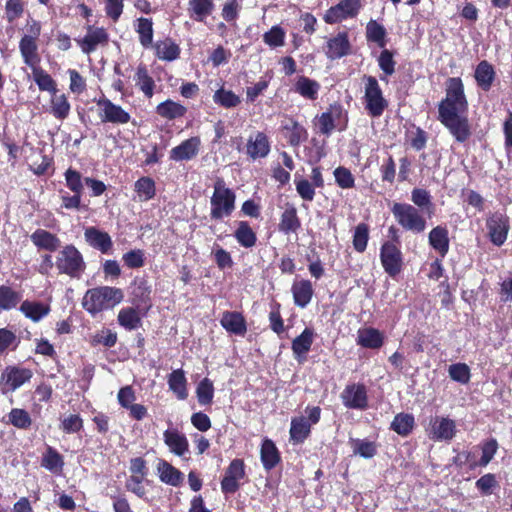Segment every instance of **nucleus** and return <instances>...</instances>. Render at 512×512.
I'll list each match as a JSON object with an SVG mask.
<instances>
[{
  "mask_svg": "<svg viewBox=\"0 0 512 512\" xmlns=\"http://www.w3.org/2000/svg\"><path fill=\"white\" fill-rule=\"evenodd\" d=\"M445 91V98L438 106V119L457 141L464 142L470 136V130L465 116L468 102L462 80L459 77L449 78L446 81Z\"/></svg>",
  "mask_w": 512,
  "mask_h": 512,
  "instance_id": "f257e3e1",
  "label": "nucleus"
},
{
  "mask_svg": "<svg viewBox=\"0 0 512 512\" xmlns=\"http://www.w3.org/2000/svg\"><path fill=\"white\" fill-rule=\"evenodd\" d=\"M124 299V292L115 287L99 286L88 289L82 298V307L91 316L113 309Z\"/></svg>",
  "mask_w": 512,
  "mask_h": 512,
  "instance_id": "f03ea898",
  "label": "nucleus"
},
{
  "mask_svg": "<svg viewBox=\"0 0 512 512\" xmlns=\"http://www.w3.org/2000/svg\"><path fill=\"white\" fill-rule=\"evenodd\" d=\"M236 195L228 188L223 179L218 178L214 183V191L210 198V217L222 220L229 217L235 210Z\"/></svg>",
  "mask_w": 512,
  "mask_h": 512,
  "instance_id": "7ed1b4c3",
  "label": "nucleus"
},
{
  "mask_svg": "<svg viewBox=\"0 0 512 512\" xmlns=\"http://www.w3.org/2000/svg\"><path fill=\"white\" fill-rule=\"evenodd\" d=\"M391 212L397 223L406 231L422 233L426 229V220L421 212L407 203H394Z\"/></svg>",
  "mask_w": 512,
  "mask_h": 512,
  "instance_id": "20e7f679",
  "label": "nucleus"
},
{
  "mask_svg": "<svg viewBox=\"0 0 512 512\" xmlns=\"http://www.w3.org/2000/svg\"><path fill=\"white\" fill-rule=\"evenodd\" d=\"M55 265L59 273L72 278H80L86 267L82 254L73 245H66L58 252Z\"/></svg>",
  "mask_w": 512,
  "mask_h": 512,
  "instance_id": "39448f33",
  "label": "nucleus"
},
{
  "mask_svg": "<svg viewBox=\"0 0 512 512\" xmlns=\"http://www.w3.org/2000/svg\"><path fill=\"white\" fill-rule=\"evenodd\" d=\"M364 90L365 109L372 117H380L388 107V101L384 98L377 79L373 76L365 77Z\"/></svg>",
  "mask_w": 512,
  "mask_h": 512,
  "instance_id": "423d86ee",
  "label": "nucleus"
},
{
  "mask_svg": "<svg viewBox=\"0 0 512 512\" xmlns=\"http://www.w3.org/2000/svg\"><path fill=\"white\" fill-rule=\"evenodd\" d=\"M361 8V0H341L325 12L323 20L327 24H336L354 19L358 16Z\"/></svg>",
  "mask_w": 512,
  "mask_h": 512,
  "instance_id": "0eeeda50",
  "label": "nucleus"
},
{
  "mask_svg": "<svg viewBox=\"0 0 512 512\" xmlns=\"http://www.w3.org/2000/svg\"><path fill=\"white\" fill-rule=\"evenodd\" d=\"M456 432V422L445 416L432 417L426 429L428 438L435 442H449L455 437Z\"/></svg>",
  "mask_w": 512,
  "mask_h": 512,
  "instance_id": "6e6552de",
  "label": "nucleus"
},
{
  "mask_svg": "<svg viewBox=\"0 0 512 512\" xmlns=\"http://www.w3.org/2000/svg\"><path fill=\"white\" fill-rule=\"evenodd\" d=\"M133 307H130V330L138 326L140 316L144 315L151 307L150 290L145 280H141L133 290Z\"/></svg>",
  "mask_w": 512,
  "mask_h": 512,
  "instance_id": "1a4fd4ad",
  "label": "nucleus"
},
{
  "mask_svg": "<svg viewBox=\"0 0 512 512\" xmlns=\"http://www.w3.org/2000/svg\"><path fill=\"white\" fill-rule=\"evenodd\" d=\"M486 228L490 241L501 246L505 243L510 229L509 218L501 212H494L487 217Z\"/></svg>",
  "mask_w": 512,
  "mask_h": 512,
  "instance_id": "9d476101",
  "label": "nucleus"
},
{
  "mask_svg": "<svg viewBox=\"0 0 512 512\" xmlns=\"http://www.w3.org/2000/svg\"><path fill=\"white\" fill-rule=\"evenodd\" d=\"M246 477L245 464L242 459H233L225 470L221 481V491L224 494H234Z\"/></svg>",
  "mask_w": 512,
  "mask_h": 512,
  "instance_id": "9b49d317",
  "label": "nucleus"
},
{
  "mask_svg": "<svg viewBox=\"0 0 512 512\" xmlns=\"http://www.w3.org/2000/svg\"><path fill=\"white\" fill-rule=\"evenodd\" d=\"M380 260L384 271L391 277L398 275L403 266L401 250L392 242H385L380 249Z\"/></svg>",
  "mask_w": 512,
  "mask_h": 512,
  "instance_id": "f8f14e48",
  "label": "nucleus"
},
{
  "mask_svg": "<svg viewBox=\"0 0 512 512\" xmlns=\"http://www.w3.org/2000/svg\"><path fill=\"white\" fill-rule=\"evenodd\" d=\"M343 405L349 409L364 410L368 406L367 391L363 384L347 385L341 393Z\"/></svg>",
  "mask_w": 512,
  "mask_h": 512,
  "instance_id": "ddd939ff",
  "label": "nucleus"
},
{
  "mask_svg": "<svg viewBox=\"0 0 512 512\" xmlns=\"http://www.w3.org/2000/svg\"><path fill=\"white\" fill-rule=\"evenodd\" d=\"M351 44L347 32H339L326 41L324 53L330 60L340 59L350 53Z\"/></svg>",
  "mask_w": 512,
  "mask_h": 512,
  "instance_id": "4468645a",
  "label": "nucleus"
},
{
  "mask_svg": "<svg viewBox=\"0 0 512 512\" xmlns=\"http://www.w3.org/2000/svg\"><path fill=\"white\" fill-rule=\"evenodd\" d=\"M96 106L102 122L126 123L128 121V113L108 99H99Z\"/></svg>",
  "mask_w": 512,
  "mask_h": 512,
  "instance_id": "2eb2a0df",
  "label": "nucleus"
},
{
  "mask_svg": "<svg viewBox=\"0 0 512 512\" xmlns=\"http://www.w3.org/2000/svg\"><path fill=\"white\" fill-rule=\"evenodd\" d=\"M108 35L103 28L89 25L86 35L82 39H76L83 53L90 54L95 51L99 45L107 42Z\"/></svg>",
  "mask_w": 512,
  "mask_h": 512,
  "instance_id": "dca6fc26",
  "label": "nucleus"
},
{
  "mask_svg": "<svg viewBox=\"0 0 512 512\" xmlns=\"http://www.w3.org/2000/svg\"><path fill=\"white\" fill-rule=\"evenodd\" d=\"M32 377V372L26 368H18L14 366L7 367L1 375V383L14 391L24 383L28 382Z\"/></svg>",
  "mask_w": 512,
  "mask_h": 512,
  "instance_id": "f3484780",
  "label": "nucleus"
},
{
  "mask_svg": "<svg viewBox=\"0 0 512 512\" xmlns=\"http://www.w3.org/2000/svg\"><path fill=\"white\" fill-rule=\"evenodd\" d=\"M270 152V142L267 135L257 132L251 135L246 144V153L253 160L266 157Z\"/></svg>",
  "mask_w": 512,
  "mask_h": 512,
  "instance_id": "a211bd4d",
  "label": "nucleus"
},
{
  "mask_svg": "<svg viewBox=\"0 0 512 512\" xmlns=\"http://www.w3.org/2000/svg\"><path fill=\"white\" fill-rule=\"evenodd\" d=\"M200 144L199 137H191L170 151V159L174 161L190 160L198 154Z\"/></svg>",
  "mask_w": 512,
  "mask_h": 512,
  "instance_id": "6ab92c4d",
  "label": "nucleus"
},
{
  "mask_svg": "<svg viewBox=\"0 0 512 512\" xmlns=\"http://www.w3.org/2000/svg\"><path fill=\"white\" fill-rule=\"evenodd\" d=\"M342 115V110L339 107H332L316 117L315 125L321 134L329 136L336 128Z\"/></svg>",
  "mask_w": 512,
  "mask_h": 512,
  "instance_id": "aec40b11",
  "label": "nucleus"
},
{
  "mask_svg": "<svg viewBox=\"0 0 512 512\" xmlns=\"http://www.w3.org/2000/svg\"><path fill=\"white\" fill-rule=\"evenodd\" d=\"M86 242L93 248L107 253L111 246L112 241L108 233L103 232L95 227H87L84 232Z\"/></svg>",
  "mask_w": 512,
  "mask_h": 512,
  "instance_id": "412c9836",
  "label": "nucleus"
},
{
  "mask_svg": "<svg viewBox=\"0 0 512 512\" xmlns=\"http://www.w3.org/2000/svg\"><path fill=\"white\" fill-rule=\"evenodd\" d=\"M220 323L227 332L235 335L243 336L247 331L246 321L239 312H224Z\"/></svg>",
  "mask_w": 512,
  "mask_h": 512,
  "instance_id": "4be33fe9",
  "label": "nucleus"
},
{
  "mask_svg": "<svg viewBox=\"0 0 512 512\" xmlns=\"http://www.w3.org/2000/svg\"><path fill=\"white\" fill-rule=\"evenodd\" d=\"M165 444L170 451L178 456H183L188 452L189 444L186 436L176 429H167L163 433Z\"/></svg>",
  "mask_w": 512,
  "mask_h": 512,
  "instance_id": "5701e85b",
  "label": "nucleus"
},
{
  "mask_svg": "<svg viewBox=\"0 0 512 512\" xmlns=\"http://www.w3.org/2000/svg\"><path fill=\"white\" fill-rule=\"evenodd\" d=\"M282 128L286 131V138L291 146L297 147L308 138L307 130L293 118H287Z\"/></svg>",
  "mask_w": 512,
  "mask_h": 512,
  "instance_id": "b1692460",
  "label": "nucleus"
},
{
  "mask_svg": "<svg viewBox=\"0 0 512 512\" xmlns=\"http://www.w3.org/2000/svg\"><path fill=\"white\" fill-rule=\"evenodd\" d=\"M152 48L160 60L168 62L178 59L181 51L179 45L171 38L157 41Z\"/></svg>",
  "mask_w": 512,
  "mask_h": 512,
  "instance_id": "393cba45",
  "label": "nucleus"
},
{
  "mask_svg": "<svg viewBox=\"0 0 512 512\" xmlns=\"http://www.w3.org/2000/svg\"><path fill=\"white\" fill-rule=\"evenodd\" d=\"M134 29L143 48L153 47V21L151 18L139 17L134 22Z\"/></svg>",
  "mask_w": 512,
  "mask_h": 512,
  "instance_id": "a878e982",
  "label": "nucleus"
},
{
  "mask_svg": "<svg viewBox=\"0 0 512 512\" xmlns=\"http://www.w3.org/2000/svg\"><path fill=\"white\" fill-rule=\"evenodd\" d=\"M474 78L482 90H490L495 79L494 67L486 60L481 61L476 66Z\"/></svg>",
  "mask_w": 512,
  "mask_h": 512,
  "instance_id": "bb28decb",
  "label": "nucleus"
},
{
  "mask_svg": "<svg viewBox=\"0 0 512 512\" xmlns=\"http://www.w3.org/2000/svg\"><path fill=\"white\" fill-rule=\"evenodd\" d=\"M167 383L179 400H185L188 397L187 379L182 369L173 370L168 375Z\"/></svg>",
  "mask_w": 512,
  "mask_h": 512,
  "instance_id": "cd10ccee",
  "label": "nucleus"
},
{
  "mask_svg": "<svg viewBox=\"0 0 512 512\" xmlns=\"http://www.w3.org/2000/svg\"><path fill=\"white\" fill-rule=\"evenodd\" d=\"M30 238L32 243L39 249H44L52 252L56 251L60 246L59 238L56 235L44 229H37L35 232L32 233Z\"/></svg>",
  "mask_w": 512,
  "mask_h": 512,
  "instance_id": "c85d7f7f",
  "label": "nucleus"
},
{
  "mask_svg": "<svg viewBox=\"0 0 512 512\" xmlns=\"http://www.w3.org/2000/svg\"><path fill=\"white\" fill-rule=\"evenodd\" d=\"M41 466L55 475H60L64 467L63 456L56 449L48 446L42 455Z\"/></svg>",
  "mask_w": 512,
  "mask_h": 512,
  "instance_id": "c756f323",
  "label": "nucleus"
},
{
  "mask_svg": "<svg viewBox=\"0 0 512 512\" xmlns=\"http://www.w3.org/2000/svg\"><path fill=\"white\" fill-rule=\"evenodd\" d=\"M429 244L436 250L441 257H444L449 251L448 230L442 226H436L429 233Z\"/></svg>",
  "mask_w": 512,
  "mask_h": 512,
  "instance_id": "7c9ffc66",
  "label": "nucleus"
},
{
  "mask_svg": "<svg viewBox=\"0 0 512 512\" xmlns=\"http://www.w3.org/2000/svg\"><path fill=\"white\" fill-rule=\"evenodd\" d=\"M19 50L24 63L30 68H35L40 62L36 40L22 37L19 43Z\"/></svg>",
  "mask_w": 512,
  "mask_h": 512,
  "instance_id": "2f4dec72",
  "label": "nucleus"
},
{
  "mask_svg": "<svg viewBox=\"0 0 512 512\" xmlns=\"http://www.w3.org/2000/svg\"><path fill=\"white\" fill-rule=\"evenodd\" d=\"M301 226L297 210L293 205H288L283 211L278 225L279 231L284 234L295 233Z\"/></svg>",
  "mask_w": 512,
  "mask_h": 512,
  "instance_id": "473e14b6",
  "label": "nucleus"
},
{
  "mask_svg": "<svg viewBox=\"0 0 512 512\" xmlns=\"http://www.w3.org/2000/svg\"><path fill=\"white\" fill-rule=\"evenodd\" d=\"M261 462L266 470L273 469L280 462L279 451L270 439H264L261 445Z\"/></svg>",
  "mask_w": 512,
  "mask_h": 512,
  "instance_id": "72a5a7b5",
  "label": "nucleus"
},
{
  "mask_svg": "<svg viewBox=\"0 0 512 512\" xmlns=\"http://www.w3.org/2000/svg\"><path fill=\"white\" fill-rule=\"evenodd\" d=\"M292 293L295 304L301 308L306 307L310 303L313 295L311 282L309 280L295 282L292 285Z\"/></svg>",
  "mask_w": 512,
  "mask_h": 512,
  "instance_id": "f704fd0d",
  "label": "nucleus"
},
{
  "mask_svg": "<svg viewBox=\"0 0 512 512\" xmlns=\"http://www.w3.org/2000/svg\"><path fill=\"white\" fill-rule=\"evenodd\" d=\"M186 112L187 108L185 106L170 99L161 102L156 107V113L167 120H174L183 117Z\"/></svg>",
  "mask_w": 512,
  "mask_h": 512,
  "instance_id": "c9c22d12",
  "label": "nucleus"
},
{
  "mask_svg": "<svg viewBox=\"0 0 512 512\" xmlns=\"http://www.w3.org/2000/svg\"><path fill=\"white\" fill-rule=\"evenodd\" d=\"M20 311L33 322H38L50 312L47 304L25 300L20 306Z\"/></svg>",
  "mask_w": 512,
  "mask_h": 512,
  "instance_id": "e433bc0d",
  "label": "nucleus"
},
{
  "mask_svg": "<svg viewBox=\"0 0 512 512\" xmlns=\"http://www.w3.org/2000/svg\"><path fill=\"white\" fill-rule=\"evenodd\" d=\"M294 90L305 99L315 100L318 97L320 84L306 76H299L295 82Z\"/></svg>",
  "mask_w": 512,
  "mask_h": 512,
  "instance_id": "4c0bfd02",
  "label": "nucleus"
},
{
  "mask_svg": "<svg viewBox=\"0 0 512 512\" xmlns=\"http://www.w3.org/2000/svg\"><path fill=\"white\" fill-rule=\"evenodd\" d=\"M311 423L304 416L295 417L291 420L290 440L293 443H302L309 436Z\"/></svg>",
  "mask_w": 512,
  "mask_h": 512,
  "instance_id": "58836bf2",
  "label": "nucleus"
},
{
  "mask_svg": "<svg viewBox=\"0 0 512 512\" xmlns=\"http://www.w3.org/2000/svg\"><path fill=\"white\" fill-rule=\"evenodd\" d=\"M134 81L135 86L144 94L146 98H152L156 85L154 79L149 75L146 67L139 66L137 68Z\"/></svg>",
  "mask_w": 512,
  "mask_h": 512,
  "instance_id": "ea45409f",
  "label": "nucleus"
},
{
  "mask_svg": "<svg viewBox=\"0 0 512 512\" xmlns=\"http://www.w3.org/2000/svg\"><path fill=\"white\" fill-rule=\"evenodd\" d=\"M357 342L362 347L377 349L383 344V336L377 329L365 328L359 330Z\"/></svg>",
  "mask_w": 512,
  "mask_h": 512,
  "instance_id": "a19ab883",
  "label": "nucleus"
},
{
  "mask_svg": "<svg viewBox=\"0 0 512 512\" xmlns=\"http://www.w3.org/2000/svg\"><path fill=\"white\" fill-rule=\"evenodd\" d=\"M70 103L64 94L53 93L50 100V113L57 119L64 120L70 113Z\"/></svg>",
  "mask_w": 512,
  "mask_h": 512,
  "instance_id": "79ce46f5",
  "label": "nucleus"
},
{
  "mask_svg": "<svg viewBox=\"0 0 512 512\" xmlns=\"http://www.w3.org/2000/svg\"><path fill=\"white\" fill-rule=\"evenodd\" d=\"M234 237L240 246L244 248H252L255 246L257 237L255 232L245 221H240L234 232Z\"/></svg>",
  "mask_w": 512,
  "mask_h": 512,
  "instance_id": "37998d69",
  "label": "nucleus"
},
{
  "mask_svg": "<svg viewBox=\"0 0 512 512\" xmlns=\"http://www.w3.org/2000/svg\"><path fill=\"white\" fill-rule=\"evenodd\" d=\"M214 4L212 0H190L189 10L191 16L199 22L204 21L213 11Z\"/></svg>",
  "mask_w": 512,
  "mask_h": 512,
  "instance_id": "c03bdc74",
  "label": "nucleus"
},
{
  "mask_svg": "<svg viewBox=\"0 0 512 512\" xmlns=\"http://www.w3.org/2000/svg\"><path fill=\"white\" fill-rule=\"evenodd\" d=\"M415 424L414 416L408 413L397 414L392 423L391 428L401 436H407L412 431Z\"/></svg>",
  "mask_w": 512,
  "mask_h": 512,
  "instance_id": "a18cd8bd",
  "label": "nucleus"
},
{
  "mask_svg": "<svg viewBox=\"0 0 512 512\" xmlns=\"http://www.w3.org/2000/svg\"><path fill=\"white\" fill-rule=\"evenodd\" d=\"M313 330L305 328L304 331L292 342V350L297 357L305 355L313 343Z\"/></svg>",
  "mask_w": 512,
  "mask_h": 512,
  "instance_id": "49530a36",
  "label": "nucleus"
},
{
  "mask_svg": "<svg viewBox=\"0 0 512 512\" xmlns=\"http://www.w3.org/2000/svg\"><path fill=\"white\" fill-rule=\"evenodd\" d=\"M22 296L19 292L13 290L9 286H0V309L11 310L15 308L21 301Z\"/></svg>",
  "mask_w": 512,
  "mask_h": 512,
  "instance_id": "de8ad7c7",
  "label": "nucleus"
},
{
  "mask_svg": "<svg viewBox=\"0 0 512 512\" xmlns=\"http://www.w3.org/2000/svg\"><path fill=\"white\" fill-rule=\"evenodd\" d=\"M213 101L226 109L235 108L241 103V99L238 95L223 87L215 91Z\"/></svg>",
  "mask_w": 512,
  "mask_h": 512,
  "instance_id": "09e8293b",
  "label": "nucleus"
},
{
  "mask_svg": "<svg viewBox=\"0 0 512 512\" xmlns=\"http://www.w3.org/2000/svg\"><path fill=\"white\" fill-rule=\"evenodd\" d=\"M158 472L161 481L166 484L177 486L181 482V472L165 461L159 463Z\"/></svg>",
  "mask_w": 512,
  "mask_h": 512,
  "instance_id": "8fccbe9b",
  "label": "nucleus"
},
{
  "mask_svg": "<svg viewBox=\"0 0 512 512\" xmlns=\"http://www.w3.org/2000/svg\"><path fill=\"white\" fill-rule=\"evenodd\" d=\"M353 453L363 458L369 459L376 455L377 446L374 442L366 439H351Z\"/></svg>",
  "mask_w": 512,
  "mask_h": 512,
  "instance_id": "3c124183",
  "label": "nucleus"
},
{
  "mask_svg": "<svg viewBox=\"0 0 512 512\" xmlns=\"http://www.w3.org/2000/svg\"><path fill=\"white\" fill-rule=\"evenodd\" d=\"M32 69L33 79L38 85L40 90L48 91L50 93L57 92V87L55 81L52 79V77L39 68L38 66H35V68Z\"/></svg>",
  "mask_w": 512,
  "mask_h": 512,
  "instance_id": "603ef678",
  "label": "nucleus"
},
{
  "mask_svg": "<svg viewBox=\"0 0 512 512\" xmlns=\"http://www.w3.org/2000/svg\"><path fill=\"white\" fill-rule=\"evenodd\" d=\"M196 396L200 405H210L214 397L213 382L209 378L202 379L196 387Z\"/></svg>",
  "mask_w": 512,
  "mask_h": 512,
  "instance_id": "864d4df0",
  "label": "nucleus"
},
{
  "mask_svg": "<svg viewBox=\"0 0 512 512\" xmlns=\"http://www.w3.org/2000/svg\"><path fill=\"white\" fill-rule=\"evenodd\" d=\"M136 197L140 201H147L155 195V183L151 178L143 177L135 183Z\"/></svg>",
  "mask_w": 512,
  "mask_h": 512,
  "instance_id": "5fc2aeb1",
  "label": "nucleus"
},
{
  "mask_svg": "<svg viewBox=\"0 0 512 512\" xmlns=\"http://www.w3.org/2000/svg\"><path fill=\"white\" fill-rule=\"evenodd\" d=\"M385 28L375 20H370L366 26V37L368 41L377 43L380 47L385 46Z\"/></svg>",
  "mask_w": 512,
  "mask_h": 512,
  "instance_id": "6e6d98bb",
  "label": "nucleus"
},
{
  "mask_svg": "<svg viewBox=\"0 0 512 512\" xmlns=\"http://www.w3.org/2000/svg\"><path fill=\"white\" fill-rule=\"evenodd\" d=\"M285 31L278 25L263 34V41L271 48L281 47L285 43Z\"/></svg>",
  "mask_w": 512,
  "mask_h": 512,
  "instance_id": "4d7b16f0",
  "label": "nucleus"
},
{
  "mask_svg": "<svg viewBox=\"0 0 512 512\" xmlns=\"http://www.w3.org/2000/svg\"><path fill=\"white\" fill-rule=\"evenodd\" d=\"M369 239V229L365 223H360L356 226L353 235V246L356 251L364 252L367 247Z\"/></svg>",
  "mask_w": 512,
  "mask_h": 512,
  "instance_id": "13d9d810",
  "label": "nucleus"
},
{
  "mask_svg": "<svg viewBox=\"0 0 512 512\" xmlns=\"http://www.w3.org/2000/svg\"><path fill=\"white\" fill-rule=\"evenodd\" d=\"M8 417L10 423L19 429H27L32 423L29 413L24 409H12Z\"/></svg>",
  "mask_w": 512,
  "mask_h": 512,
  "instance_id": "bf43d9fd",
  "label": "nucleus"
},
{
  "mask_svg": "<svg viewBox=\"0 0 512 512\" xmlns=\"http://www.w3.org/2000/svg\"><path fill=\"white\" fill-rule=\"evenodd\" d=\"M333 174L337 185L342 189H350L354 187L355 179L349 169L340 166L334 170Z\"/></svg>",
  "mask_w": 512,
  "mask_h": 512,
  "instance_id": "052dcab7",
  "label": "nucleus"
},
{
  "mask_svg": "<svg viewBox=\"0 0 512 512\" xmlns=\"http://www.w3.org/2000/svg\"><path fill=\"white\" fill-rule=\"evenodd\" d=\"M449 376L462 384H466L470 380L469 367L464 363L452 364L449 367Z\"/></svg>",
  "mask_w": 512,
  "mask_h": 512,
  "instance_id": "680f3d73",
  "label": "nucleus"
},
{
  "mask_svg": "<svg viewBox=\"0 0 512 512\" xmlns=\"http://www.w3.org/2000/svg\"><path fill=\"white\" fill-rule=\"evenodd\" d=\"M295 187L299 196L305 201H312L315 197V187L304 178L295 179Z\"/></svg>",
  "mask_w": 512,
  "mask_h": 512,
  "instance_id": "e2e57ef3",
  "label": "nucleus"
},
{
  "mask_svg": "<svg viewBox=\"0 0 512 512\" xmlns=\"http://www.w3.org/2000/svg\"><path fill=\"white\" fill-rule=\"evenodd\" d=\"M395 61L392 53L384 49L378 57V65L385 75H392L395 72Z\"/></svg>",
  "mask_w": 512,
  "mask_h": 512,
  "instance_id": "0e129e2a",
  "label": "nucleus"
},
{
  "mask_svg": "<svg viewBox=\"0 0 512 512\" xmlns=\"http://www.w3.org/2000/svg\"><path fill=\"white\" fill-rule=\"evenodd\" d=\"M214 260L220 269L230 268L233 265V260L229 252L220 246L214 247L212 251Z\"/></svg>",
  "mask_w": 512,
  "mask_h": 512,
  "instance_id": "69168bd1",
  "label": "nucleus"
},
{
  "mask_svg": "<svg viewBox=\"0 0 512 512\" xmlns=\"http://www.w3.org/2000/svg\"><path fill=\"white\" fill-rule=\"evenodd\" d=\"M6 17L9 22H13L23 13V4L21 0H8L5 6Z\"/></svg>",
  "mask_w": 512,
  "mask_h": 512,
  "instance_id": "338daca9",
  "label": "nucleus"
},
{
  "mask_svg": "<svg viewBox=\"0 0 512 512\" xmlns=\"http://www.w3.org/2000/svg\"><path fill=\"white\" fill-rule=\"evenodd\" d=\"M412 202L420 208L428 207L431 205V196L428 191L420 188H415L411 193Z\"/></svg>",
  "mask_w": 512,
  "mask_h": 512,
  "instance_id": "774afa93",
  "label": "nucleus"
}]
</instances>
